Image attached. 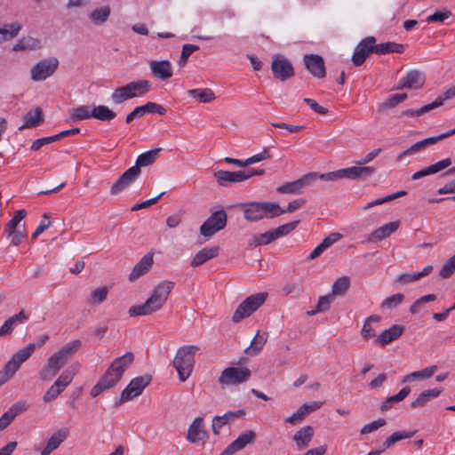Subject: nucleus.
I'll use <instances>...</instances> for the list:
<instances>
[{
  "label": "nucleus",
  "mask_w": 455,
  "mask_h": 455,
  "mask_svg": "<svg viewBox=\"0 0 455 455\" xmlns=\"http://www.w3.org/2000/svg\"><path fill=\"white\" fill-rule=\"evenodd\" d=\"M350 287V278L341 276L338 278L331 286L332 296H343Z\"/></svg>",
  "instance_id": "obj_47"
},
{
  "label": "nucleus",
  "mask_w": 455,
  "mask_h": 455,
  "mask_svg": "<svg viewBox=\"0 0 455 455\" xmlns=\"http://www.w3.org/2000/svg\"><path fill=\"white\" fill-rule=\"evenodd\" d=\"M131 98L143 96L151 90V83L148 80H138L125 84Z\"/></svg>",
  "instance_id": "obj_35"
},
{
  "label": "nucleus",
  "mask_w": 455,
  "mask_h": 455,
  "mask_svg": "<svg viewBox=\"0 0 455 455\" xmlns=\"http://www.w3.org/2000/svg\"><path fill=\"white\" fill-rule=\"evenodd\" d=\"M82 347L80 339H75L60 347L57 352L52 354L47 360L45 365L39 372L40 379L43 381H50L60 371V370L67 363Z\"/></svg>",
  "instance_id": "obj_3"
},
{
  "label": "nucleus",
  "mask_w": 455,
  "mask_h": 455,
  "mask_svg": "<svg viewBox=\"0 0 455 455\" xmlns=\"http://www.w3.org/2000/svg\"><path fill=\"white\" fill-rule=\"evenodd\" d=\"M400 226V221H392L389 223H387L380 228H378L373 232H371L368 238V243H374L378 241H381L385 239L386 237L389 236L392 233L396 231Z\"/></svg>",
  "instance_id": "obj_29"
},
{
  "label": "nucleus",
  "mask_w": 455,
  "mask_h": 455,
  "mask_svg": "<svg viewBox=\"0 0 455 455\" xmlns=\"http://www.w3.org/2000/svg\"><path fill=\"white\" fill-rule=\"evenodd\" d=\"M442 140H444V136H441L440 135H437V136H434V137H429V138H427V139H424L420 141H417L416 143H414L411 148H409L408 149L403 151L400 156H398L399 159H401L403 156H407V155H411V154H413L419 150H421L428 146H431V145H434L435 143Z\"/></svg>",
  "instance_id": "obj_38"
},
{
  "label": "nucleus",
  "mask_w": 455,
  "mask_h": 455,
  "mask_svg": "<svg viewBox=\"0 0 455 455\" xmlns=\"http://www.w3.org/2000/svg\"><path fill=\"white\" fill-rule=\"evenodd\" d=\"M303 62L307 70L316 78H323L326 76L324 60L318 54H306Z\"/></svg>",
  "instance_id": "obj_17"
},
{
  "label": "nucleus",
  "mask_w": 455,
  "mask_h": 455,
  "mask_svg": "<svg viewBox=\"0 0 455 455\" xmlns=\"http://www.w3.org/2000/svg\"><path fill=\"white\" fill-rule=\"evenodd\" d=\"M240 208L248 221H257L263 218H274L282 215L281 207L276 203L248 202L242 204Z\"/></svg>",
  "instance_id": "obj_5"
},
{
  "label": "nucleus",
  "mask_w": 455,
  "mask_h": 455,
  "mask_svg": "<svg viewBox=\"0 0 455 455\" xmlns=\"http://www.w3.org/2000/svg\"><path fill=\"white\" fill-rule=\"evenodd\" d=\"M108 288L100 286L92 291L87 304L90 306H99L107 299Z\"/></svg>",
  "instance_id": "obj_42"
},
{
  "label": "nucleus",
  "mask_w": 455,
  "mask_h": 455,
  "mask_svg": "<svg viewBox=\"0 0 455 455\" xmlns=\"http://www.w3.org/2000/svg\"><path fill=\"white\" fill-rule=\"evenodd\" d=\"M267 298V292H259L247 297L235 309L232 321L239 323L243 318L249 317L265 303Z\"/></svg>",
  "instance_id": "obj_7"
},
{
  "label": "nucleus",
  "mask_w": 455,
  "mask_h": 455,
  "mask_svg": "<svg viewBox=\"0 0 455 455\" xmlns=\"http://www.w3.org/2000/svg\"><path fill=\"white\" fill-rule=\"evenodd\" d=\"M134 361V355L126 352L122 356L116 358L108 366L105 373L91 390L92 397H96L106 389L113 387L123 377L124 371Z\"/></svg>",
  "instance_id": "obj_1"
},
{
  "label": "nucleus",
  "mask_w": 455,
  "mask_h": 455,
  "mask_svg": "<svg viewBox=\"0 0 455 455\" xmlns=\"http://www.w3.org/2000/svg\"><path fill=\"white\" fill-rule=\"evenodd\" d=\"M59 65L56 58L44 59L31 68V79L44 81L54 74Z\"/></svg>",
  "instance_id": "obj_14"
},
{
  "label": "nucleus",
  "mask_w": 455,
  "mask_h": 455,
  "mask_svg": "<svg viewBox=\"0 0 455 455\" xmlns=\"http://www.w3.org/2000/svg\"><path fill=\"white\" fill-rule=\"evenodd\" d=\"M317 180L316 172H309L301 178L283 184L276 188L280 194H300L306 187L311 186Z\"/></svg>",
  "instance_id": "obj_12"
},
{
  "label": "nucleus",
  "mask_w": 455,
  "mask_h": 455,
  "mask_svg": "<svg viewBox=\"0 0 455 455\" xmlns=\"http://www.w3.org/2000/svg\"><path fill=\"white\" fill-rule=\"evenodd\" d=\"M376 43V39L374 36H367L363 39L358 44L355 46L353 56L352 62L355 67H359L363 65L367 59V57L374 52V44Z\"/></svg>",
  "instance_id": "obj_15"
},
{
  "label": "nucleus",
  "mask_w": 455,
  "mask_h": 455,
  "mask_svg": "<svg viewBox=\"0 0 455 455\" xmlns=\"http://www.w3.org/2000/svg\"><path fill=\"white\" fill-rule=\"evenodd\" d=\"M227 213L224 210L213 212L200 227V234L205 237H211L227 225Z\"/></svg>",
  "instance_id": "obj_11"
},
{
  "label": "nucleus",
  "mask_w": 455,
  "mask_h": 455,
  "mask_svg": "<svg viewBox=\"0 0 455 455\" xmlns=\"http://www.w3.org/2000/svg\"><path fill=\"white\" fill-rule=\"evenodd\" d=\"M20 29V26L17 24H6L4 28H0V44L15 37Z\"/></svg>",
  "instance_id": "obj_48"
},
{
  "label": "nucleus",
  "mask_w": 455,
  "mask_h": 455,
  "mask_svg": "<svg viewBox=\"0 0 455 455\" xmlns=\"http://www.w3.org/2000/svg\"><path fill=\"white\" fill-rule=\"evenodd\" d=\"M110 15V8L108 6L95 9L90 14L91 20L95 24L104 23Z\"/></svg>",
  "instance_id": "obj_49"
},
{
  "label": "nucleus",
  "mask_w": 455,
  "mask_h": 455,
  "mask_svg": "<svg viewBox=\"0 0 455 455\" xmlns=\"http://www.w3.org/2000/svg\"><path fill=\"white\" fill-rule=\"evenodd\" d=\"M198 50H199L198 45L189 44H184L182 46V51H181L180 58L179 60V65L181 67L185 66L186 63L188 62L190 55Z\"/></svg>",
  "instance_id": "obj_57"
},
{
  "label": "nucleus",
  "mask_w": 455,
  "mask_h": 455,
  "mask_svg": "<svg viewBox=\"0 0 455 455\" xmlns=\"http://www.w3.org/2000/svg\"><path fill=\"white\" fill-rule=\"evenodd\" d=\"M209 435L204 427V419L196 417L189 425L187 434V439L192 443L205 441Z\"/></svg>",
  "instance_id": "obj_21"
},
{
  "label": "nucleus",
  "mask_w": 455,
  "mask_h": 455,
  "mask_svg": "<svg viewBox=\"0 0 455 455\" xmlns=\"http://www.w3.org/2000/svg\"><path fill=\"white\" fill-rule=\"evenodd\" d=\"M17 371L12 365L6 363L4 367L0 371V387L6 383Z\"/></svg>",
  "instance_id": "obj_63"
},
{
  "label": "nucleus",
  "mask_w": 455,
  "mask_h": 455,
  "mask_svg": "<svg viewBox=\"0 0 455 455\" xmlns=\"http://www.w3.org/2000/svg\"><path fill=\"white\" fill-rule=\"evenodd\" d=\"M251 376L247 367H228L220 373L218 382L222 386H236L246 382Z\"/></svg>",
  "instance_id": "obj_8"
},
{
  "label": "nucleus",
  "mask_w": 455,
  "mask_h": 455,
  "mask_svg": "<svg viewBox=\"0 0 455 455\" xmlns=\"http://www.w3.org/2000/svg\"><path fill=\"white\" fill-rule=\"evenodd\" d=\"M376 169L371 166H352L345 169H340L342 172V179L360 180L371 176Z\"/></svg>",
  "instance_id": "obj_25"
},
{
  "label": "nucleus",
  "mask_w": 455,
  "mask_h": 455,
  "mask_svg": "<svg viewBox=\"0 0 455 455\" xmlns=\"http://www.w3.org/2000/svg\"><path fill=\"white\" fill-rule=\"evenodd\" d=\"M75 374V371H72L71 369L65 370L44 393L43 401L45 403H49L57 399L65 388L72 382Z\"/></svg>",
  "instance_id": "obj_10"
},
{
  "label": "nucleus",
  "mask_w": 455,
  "mask_h": 455,
  "mask_svg": "<svg viewBox=\"0 0 455 455\" xmlns=\"http://www.w3.org/2000/svg\"><path fill=\"white\" fill-rule=\"evenodd\" d=\"M332 301L333 296L331 294L321 296L318 299L315 308L312 311H308L307 314L309 315H314L319 312L327 311L330 308Z\"/></svg>",
  "instance_id": "obj_51"
},
{
  "label": "nucleus",
  "mask_w": 455,
  "mask_h": 455,
  "mask_svg": "<svg viewBox=\"0 0 455 455\" xmlns=\"http://www.w3.org/2000/svg\"><path fill=\"white\" fill-rule=\"evenodd\" d=\"M198 350L199 347L196 345L182 346L177 349L172 365L182 382L191 375L195 365V355Z\"/></svg>",
  "instance_id": "obj_4"
},
{
  "label": "nucleus",
  "mask_w": 455,
  "mask_h": 455,
  "mask_svg": "<svg viewBox=\"0 0 455 455\" xmlns=\"http://www.w3.org/2000/svg\"><path fill=\"white\" fill-rule=\"evenodd\" d=\"M385 425H386V420L382 418H379L377 420H374L369 424L364 425L362 427L360 433H361V435L370 434Z\"/></svg>",
  "instance_id": "obj_61"
},
{
  "label": "nucleus",
  "mask_w": 455,
  "mask_h": 455,
  "mask_svg": "<svg viewBox=\"0 0 455 455\" xmlns=\"http://www.w3.org/2000/svg\"><path fill=\"white\" fill-rule=\"evenodd\" d=\"M268 338L267 332H257L249 347L244 349V354L250 356L257 355L263 348Z\"/></svg>",
  "instance_id": "obj_37"
},
{
  "label": "nucleus",
  "mask_w": 455,
  "mask_h": 455,
  "mask_svg": "<svg viewBox=\"0 0 455 455\" xmlns=\"http://www.w3.org/2000/svg\"><path fill=\"white\" fill-rule=\"evenodd\" d=\"M141 170L137 166H132L126 170L119 179L111 186L110 194L117 195L127 188L140 174Z\"/></svg>",
  "instance_id": "obj_16"
},
{
  "label": "nucleus",
  "mask_w": 455,
  "mask_h": 455,
  "mask_svg": "<svg viewBox=\"0 0 455 455\" xmlns=\"http://www.w3.org/2000/svg\"><path fill=\"white\" fill-rule=\"evenodd\" d=\"M28 405L25 401H20L13 403L1 417H0V432L4 430L15 419L16 416L27 411Z\"/></svg>",
  "instance_id": "obj_26"
},
{
  "label": "nucleus",
  "mask_w": 455,
  "mask_h": 455,
  "mask_svg": "<svg viewBox=\"0 0 455 455\" xmlns=\"http://www.w3.org/2000/svg\"><path fill=\"white\" fill-rule=\"evenodd\" d=\"M171 281L160 282L153 290L150 297L141 305L132 306L128 313L131 317L148 315L159 311L166 303L169 294L174 288Z\"/></svg>",
  "instance_id": "obj_2"
},
{
  "label": "nucleus",
  "mask_w": 455,
  "mask_h": 455,
  "mask_svg": "<svg viewBox=\"0 0 455 455\" xmlns=\"http://www.w3.org/2000/svg\"><path fill=\"white\" fill-rule=\"evenodd\" d=\"M315 434V430L311 426H304L299 428L292 436V441L295 443L297 449L302 451L307 449Z\"/></svg>",
  "instance_id": "obj_27"
},
{
  "label": "nucleus",
  "mask_w": 455,
  "mask_h": 455,
  "mask_svg": "<svg viewBox=\"0 0 455 455\" xmlns=\"http://www.w3.org/2000/svg\"><path fill=\"white\" fill-rule=\"evenodd\" d=\"M308 414L306 405L302 404L294 413L285 419V421L291 425L301 422Z\"/></svg>",
  "instance_id": "obj_54"
},
{
  "label": "nucleus",
  "mask_w": 455,
  "mask_h": 455,
  "mask_svg": "<svg viewBox=\"0 0 455 455\" xmlns=\"http://www.w3.org/2000/svg\"><path fill=\"white\" fill-rule=\"evenodd\" d=\"M404 51V46L395 42H386L379 44H374V53L382 55L390 52L402 53Z\"/></svg>",
  "instance_id": "obj_39"
},
{
  "label": "nucleus",
  "mask_w": 455,
  "mask_h": 455,
  "mask_svg": "<svg viewBox=\"0 0 455 455\" xmlns=\"http://www.w3.org/2000/svg\"><path fill=\"white\" fill-rule=\"evenodd\" d=\"M150 381L151 376L149 375L132 379L129 385L122 391L120 398L115 402V406H120L124 402L131 401L141 395L143 390L149 385Z\"/></svg>",
  "instance_id": "obj_9"
},
{
  "label": "nucleus",
  "mask_w": 455,
  "mask_h": 455,
  "mask_svg": "<svg viewBox=\"0 0 455 455\" xmlns=\"http://www.w3.org/2000/svg\"><path fill=\"white\" fill-rule=\"evenodd\" d=\"M151 74L156 79L166 81L173 75L172 63L167 60H151L148 63Z\"/></svg>",
  "instance_id": "obj_22"
},
{
  "label": "nucleus",
  "mask_w": 455,
  "mask_h": 455,
  "mask_svg": "<svg viewBox=\"0 0 455 455\" xmlns=\"http://www.w3.org/2000/svg\"><path fill=\"white\" fill-rule=\"evenodd\" d=\"M91 116H92V118L100 121H110L116 116V114L108 107L105 105H99L95 106L92 109Z\"/></svg>",
  "instance_id": "obj_40"
},
{
  "label": "nucleus",
  "mask_w": 455,
  "mask_h": 455,
  "mask_svg": "<svg viewBox=\"0 0 455 455\" xmlns=\"http://www.w3.org/2000/svg\"><path fill=\"white\" fill-rule=\"evenodd\" d=\"M188 94L192 98H197L202 103L211 102L215 99V94L210 88L188 90Z\"/></svg>",
  "instance_id": "obj_44"
},
{
  "label": "nucleus",
  "mask_w": 455,
  "mask_h": 455,
  "mask_svg": "<svg viewBox=\"0 0 455 455\" xmlns=\"http://www.w3.org/2000/svg\"><path fill=\"white\" fill-rule=\"evenodd\" d=\"M24 120L25 124L20 127V129L25 127H36L39 125V124L43 122V114L41 108H36L34 111L28 112L24 117Z\"/></svg>",
  "instance_id": "obj_46"
},
{
  "label": "nucleus",
  "mask_w": 455,
  "mask_h": 455,
  "mask_svg": "<svg viewBox=\"0 0 455 455\" xmlns=\"http://www.w3.org/2000/svg\"><path fill=\"white\" fill-rule=\"evenodd\" d=\"M220 252V246H212L200 250L192 259L190 265L194 267L203 265L204 262L217 257Z\"/></svg>",
  "instance_id": "obj_32"
},
{
  "label": "nucleus",
  "mask_w": 455,
  "mask_h": 455,
  "mask_svg": "<svg viewBox=\"0 0 455 455\" xmlns=\"http://www.w3.org/2000/svg\"><path fill=\"white\" fill-rule=\"evenodd\" d=\"M299 223V220H295L290 223L283 224L276 228L268 230L262 234L252 235L249 240L250 246L267 245L275 241L276 239L284 236L295 229Z\"/></svg>",
  "instance_id": "obj_6"
},
{
  "label": "nucleus",
  "mask_w": 455,
  "mask_h": 455,
  "mask_svg": "<svg viewBox=\"0 0 455 455\" xmlns=\"http://www.w3.org/2000/svg\"><path fill=\"white\" fill-rule=\"evenodd\" d=\"M162 148H154L145 153L140 154L136 160L135 165L139 169L141 167L149 166L155 163L159 152Z\"/></svg>",
  "instance_id": "obj_41"
},
{
  "label": "nucleus",
  "mask_w": 455,
  "mask_h": 455,
  "mask_svg": "<svg viewBox=\"0 0 455 455\" xmlns=\"http://www.w3.org/2000/svg\"><path fill=\"white\" fill-rule=\"evenodd\" d=\"M245 415L243 410L228 411L222 416H214L212 419V429L214 435H219L223 426L229 424L235 420V418H242Z\"/></svg>",
  "instance_id": "obj_24"
},
{
  "label": "nucleus",
  "mask_w": 455,
  "mask_h": 455,
  "mask_svg": "<svg viewBox=\"0 0 455 455\" xmlns=\"http://www.w3.org/2000/svg\"><path fill=\"white\" fill-rule=\"evenodd\" d=\"M416 433V430L413 431H397L393 433L382 444V449L380 451H385L386 449L391 447L396 442L401 441L403 439L411 438Z\"/></svg>",
  "instance_id": "obj_43"
},
{
  "label": "nucleus",
  "mask_w": 455,
  "mask_h": 455,
  "mask_svg": "<svg viewBox=\"0 0 455 455\" xmlns=\"http://www.w3.org/2000/svg\"><path fill=\"white\" fill-rule=\"evenodd\" d=\"M255 439L256 433L252 430H247L228 444L220 455H234L235 452L246 447L249 443H253Z\"/></svg>",
  "instance_id": "obj_18"
},
{
  "label": "nucleus",
  "mask_w": 455,
  "mask_h": 455,
  "mask_svg": "<svg viewBox=\"0 0 455 455\" xmlns=\"http://www.w3.org/2000/svg\"><path fill=\"white\" fill-rule=\"evenodd\" d=\"M407 99L406 93H398L390 96L382 105L384 108H392Z\"/></svg>",
  "instance_id": "obj_60"
},
{
  "label": "nucleus",
  "mask_w": 455,
  "mask_h": 455,
  "mask_svg": "<svg viewBox=\"0 0 455 455\" xmlns=\"http://www.w3.org/2000/svg\"><path fill=\"white\" fill-rule=\"evenodd\" d=\"M29 315L25 310H20L18 314H15L6 319L3 325L0 327V337L7 336L12 334L14 327L19 324L24 323L28 320Z\"/></svg>",
  "instance_id": "obj_28"
},
{
  "label": "nucleus",
  "mask_w": 455,
  "mask_h": 455,
  "mask_svg": "<svg viewBox=\"0 0 455 455\" xmlns=\"http://www.w3.org/2000/svg\"><path fill=\"white\" fill-rule=\"evenodd\" d=\"M455 272V254L448 259L439 271V276L443 279L449 278Z\"/></svg>",
  "instance_id": "obj_56"
},
{
  "label": "nucleus",
  "mask_w": 455,
  "mask_h": 455,
  "mask_svg": "<svg viewBox=\"0 0 455 455\" xmlns=\"http://www.w3.org/2000/svg\"><path fill=\"white\" fill-rule=\"evenodd\" d=\"M69 115L73 121H82L92 118L89 108L84 105L72 108L69 112Z\"/></svg>",
  "instance_id": "obj_50"
},
{
  "label": "nucleus",
  "mask_w": 455,
  "mask_h": 455,
  "mask_svg": "<svg viewBox=\"0 0 455 455\" xmlns=\"http://www.w3.org/2000/svg\"><path fill=\"white\" fill-rule=\"evenodd\" d=\"M405 194H406L405 191H398L396 193L388 195L387 196L376 199V200L367 204L366 205H364L363 206V210H368V209H371V207H374V206L382 204L384 203L389 202V201H391L393 199H395V198H398V197H400L402 196H404Z\"/></svg>",
  "instance_id": "obj_58"
},
{
  "label": "nucleus",
  "mask_w": 455,
  "mask_h": 455,
  "mask_svg": "<svg viewBox=\"0 0 455 455\" xmlns=\"http://www.w3.org/2000/svg\"><path fill=\"white\" fill-rule=\"evenodd\" d=\"M26 215L27 212L23 209L15 212V215L8 221L5 227L8 235H11L14 232L18 224L26 217Z\"/></svg>",
  "instance_id": "obj_52"
},
{
  "label": "nucleus",
  "mask_w": 455,
  "mask_h": 455,
  "mask_svg": "<svg viewBox=\"0 0 455 455\" xmlns=\"http://www.w3.org/2000/svg\"><path fill=\"white\" fill-rule=\"evenodd\" d=\"M410 393L411 387L409 386L403 387L396 395L389 396L385 400L380 407L381 411L389 410L393 403L403 401Z\"/></svg>",
  "instance_id": "obj_45"
},
{
  "label": "nucleus",
  "mask_w": 455,
  "mask_h": 455,
  "mask_svg": "<svg viewBox=\"0 0 455 455\" xmlns=\"http://www.w3.org/2000/svg\"><path fill=\"white\" fill-rule=\"evenodd\" d=\"M154 264V253L148 251L141 259L133 267L129 274V281L134 282L140 276L146 275Z\"/></svg>",
  "instance_id": "obj_23"
},
{
  "label": "nucleus",
  "mask_w": 455,
  "mask_h": 455,
  "mask_svg": "<svg viewBox=\"0 0 455 455\" xmlns=\"http://www.w3.org/2000/svg\"><path fill=\"white\" fill-rule=\"evenodd\" d=\"M219 186L227 187L230 184L239 183L250 179V175H245L244 171L228 172L217 171L213 173Z\"/></svg>",
  "instance_id": "obj_20"
},
{
  "label": "nucleus",
  "mask_w": 455,
  "mask_h": 455,
  "mask_svg": "<svg viewBox=\"0 0 455 455\" xmlns=\"http://www.w3.org/2000/svg\"><path fill=\"white\" fill-rule=\"evenodd\" d=\"M36 349V345L30 343L27 345L25 347L18 350L15 354H13L11 359L7 362L9 366L12 365L15 370H19L20 365L27 361L32 353Z\"/></svg>",
  "instance_id": "obj_31"
},
{
  "label": "nucleus",
  "mask_w": 455,
  "mask_h": 455,
  "mask_svg": "<svg viewBox=\"0 0 455 455\" xmlns=\"http://www.w3.org/2000/svg\"><path fill=\"white\" fill-rule=\"evenodd\" d=\"M426 81L425 74L421 71L413 69L407 73V75L401 79L399 84L395 87L396 90L403 89H420Z\"/></svg>",
  "instance_id": "obj_19"
},
{
  "label": "nucleus",
  "mask_w": 455,
  "mask_h": 455,
  "mask_svg": "<svg viewBox=\"0 0 455 455\" xmlns=\"http://www.w3.org/2000/svg\"><path fill=\"white\" fill-rule=\"evenodd\" d=\"M442 391L443 390L439 388L424 390L410 403V407L412 409L424 407L431 399L439 396Z\"/></svg>",
  "instance_id": "obj_36"
},
{
  "label": "nucleus",
  "mask_w": 455,
  "mask_h": 455,
  "mask_svg": "<svg viewBox=\"0 0 455 455\" xmlns=\"http://www.w3.org/2000/svg\"><path fill=\"white\" fill-rule=\"evenodd\" d=\"M437 369L438 368L436 365L427 367L421 371H413L412 377H414L415 380L427 379H429L430 377H432L435 374V372L437 371Z\"/></svg>",
  "instance_id": "obj_62"
},
{
  "label": "nucleus",
  "mask_w": 455,
  "mask_h": 455,
  "mask_svg": "<svg viewBox=\"0 0 455 455\" xmlns=\"http://www.w3.org/2000/svg\"><path fill=\"white\" fill-rule=\"evenodd\" d=\"M271 70L274 77L280 81H286L295 75L292 64L280 54L274 56Z\"/></svg>",
  "instance_id": "obj_13"
},
{
  "label": "nucleus",
  "mask_w": 455,
  "mask_h": 455,
  "mask_svg": "<svg viewBox=\"0 0 455 455\" xmlns=\"http://www.w3.org/2000/svg\"><path fill=\"white\" fill-rule=\"evenodd\" d=\"M68 431L60 429L52 434L48 439L46 446L42 450L41 455H50L55 449H57L62 442L67 439Z\"/></svg>",
  "instance_id": "obj_33"
},
{
  "label": "nucleus",
  "mask_w": 455,
  "mask_h": 455,
  "mask_svg": "<svg viewBox=\"0 0 455 455\" xmlns=\"http://www.w3.org/2000/svg\"><path fill=\"white\" fill-rule=\"evenodd\" d=\"M451 164V159L446 158L443 160H441L434 164H431L419 172H416L412 175V180H419L420 178H423L427 175L435 174L439 172L440 171L449 167Z\"/></svg>",
  "instance_id": "obj_34"
},
{
  "label": "nucleus",
  "mask_w": 455,
  "mask_h": 455,
  "mask_svg": "<svg viewBox=\"0 0 455 455\" xmlns=\"http://www.w3.org/2000/svg\"><path fill=\"white\" fill-rule=\"evenodd\" d=\"M57 136L52 135L49 137L40 138L33 141L30 149L33 151L39 150L43 146L57 141Z\"/></svg>",
  "instance_id": "obj_64"
},
{
  "label": "nucleus",
  "mask_w": 455,
  "mask_h": 455,
  "mask_svg": "<svg viewBox=\"0 0 455 455\" xmlns=\"http://www.w3.org/2000/svg\"><path fill=\"white\" fill-rule=\"evenodd\" d=\"M404 299V295L401 293L394 294L385 299L381 303L382 308L393 309L397 307Z\"/></svg>",
  "instance_id": "obj_55"
},
{
  "label": "nucleus",
  "mask_w": 455,
  "mask_h": 455,
  "mask_svg": "<svg viewBox=\"0 0 455 455\" xmlns=\"http://www.w3.org/2000/svg\"><path fill=\"white\" fill-rule=\"evenodd\" d=\"M132 99L125 85L117 87L111 94V100L115 104H121Z\"/></svg>",
  "instance_id": "obj_53"
},
{
  "label": "nucleus",
  "mask_w": 455,
  "mask_h": 455,
  "mask_svg": "<svg viewBox=\"0 0 455 455\" xmlns=\"http://www.w3.org/2000/svg\"><path fill=\"white\" fill-rule=\"evenodd\" d=\"M403 331L404 327L403 325L394 324L377 336L374 342L379 346H386L397 339L403 334Z\"/></svg>",
  "instance_id": "obj_30"
},
{
  "label": "nucleus",
  "mask_w": 455,
  "mask_h": 455,
  "mask_svg": "<svg viewBox=\"0 0 455 455\" xmlns=\"http://www.w3.org/2000/svg\"><path fill=\"white\" fill-rule=\"evenodd\" d=\"M451 12L446 9H443L442 11H437L435 13L429 15L427 18V23H433V22H443L445 20L451 17Z\"/></svg>",
  "instance_id": "obj_59"
}]
</instances>
